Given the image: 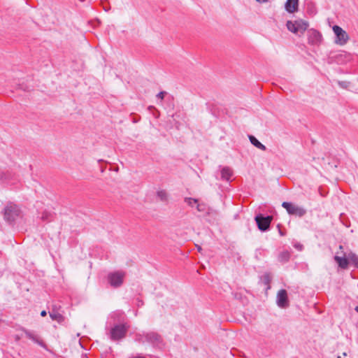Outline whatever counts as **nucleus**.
<instances>
[{"instance_id":"obj_27","label":"nucleus","mask_w":358,"mask_h":358,"mask_svg":"<svg viewBox=\"0 0 358 358\" xmlns=\"http://www.w3.org/2000/svg\"><path fill=\"white\" fill-rule=\"evenodd\" d=\"M47 315V313L45 310H42L41 313V315L42 317H45V315Z\"/></svg>"},{"instance_id":"obj_23","label":"nucleus","mask_w":358,"mask_h":358,"mask_svg":"<svg viewBox=\"0 0 358 358\" xmlns=\"http://www.w3.org/2000/svg\"><path fill=\"white\" fill-rule=\"evenodd\" d=\"M185 201L189 206H192L193 207L194 205H196L198 202V200L196 199H192V198H188V197H186L185 199Z\"/></svg>"},{"instance_id":"obj_12","label":"nucleus","mask_w":358,"mask_h":358,"mask_svg":"<svg viewBox=\"0 0 358 358\" xmlns=\"http://www.w3.org/2000/svg\"><path fill=\"white\" fill-rule=\"evenodd\" d=\"M299 0H287L285 8L289 13H294L298 10Z\"/></svg>"},{"instance_id":"obj_4","label":"nucleus","mask_w":358,"mask_h":358,"mask_svg":"<svg viewBox=\"0 0 358 358\" xmlns=\"http://www.w3.org/2000/svg\"><path fill=\"white\" fill-rule=\"evenodd\" d=\"M282 206L286 209L289 215L303 217L306 213V210L292 203L284 201Z\"/></svg>"},{"instance_id":"obj_17","label":"nucleus","mask_w":358,"mask_h":358,"mask_svg":"<svg viewBox=\"0 0 358 358\" xmlns=\"http://www.w3.org/2000/svg\"><path fill=\"white\" fill-rule=\"evenodd\" d=\"M348 258L349 262H350L355 267L358 268V256L355 253L350 252L348 255Z\"/></svg>"},{"instance_id":"obj_22","label":"nucleus","mask_w":358,"mask_h":358,"mask_svg":"<svg viewBox=\"0 0 358 358\" xmlns=\"http://www.w3.org/2000/svg\"><path fill=\"white\" fill-rule=\"evenodd\" d=\"M271 280V278L270 276V274L269 273H264L262 276V281L264 282V285H268L270 282ZM268 289H269V286H268L267 287Z\"/></svg>"},{"instance_id":"obj_29","label":"nucleus","mask_w":358,"mask_h":358,"mask_svg":"<svg viewBox=\"0 0 358 358\" xmlns=\"http://www.w3.org/2000/svg\"><path fill=\"white\" fill-rule=\"evenodd\" d=\"M143 304V302L142 301H138V306H142Z\"/></svg>"},{"instance_id":"obj_18","label":"nucleus","mask_w":358,"mask_h":358,"mask_svg":"<svg viewBox=\"0 0 358 358\" xmlns=\"http://www.w3.org/2000/svg\"><path fill=\"white\" fill-rule=\"evenodd\" d=\"M196 210L199 212L203 213L205 214H209L210 213V208L205 204V203H197L196 204Z\"/></svg>"},{"instance_id":"obj_19","label":"nucleus","mask_w":358,"mask_h":358,"mask_svg":"<svg viewBox=\"0 0 358 358\" xmlns=\"http://www.w3.org/2000/svg\"><path fill=\"white\" fill-rule=\"evenodd\" d=\"M25 335H26V336L27 338H29V339H31L35 343H38L40 345H42V341H40V339L38 337V336H36L34 333L31 332V331H26L25 332Z\"/></svg>"},{"instance_id":"obj_11","label":"nucleus","mask_w":358,"mask_h":358,"mask_svg":"<svg viewBox=\"0 0 358 358\" xmlns=\"http://www.w3.org/2000/svg\"><path fill=\"white\" fill-rule=\"evenodd\" d=\"M338 253L339 252H338L337 255L334 256V260L341 268L346 269L349 265L348 255L345 252H342L343 256H339Z\"/></svg>"},{"instance_id":"obj_28","label":"nucleus","mask_w":358,"mask_h":358,"mask_svg":"<svg viewBox=\"0 0 358 358\" xmlns=\"http://www.w3.org/2000/svg\"><path fill=\"white\" fill-rule=\"evenodd\" d=\"M256 1H259V2L265 3V2H267L268 0H256Z\"/></svg>"},{"instance_id":"obj_31","label":"nucleus","mask_w":358,"mask_h":358,"mask_svg":"<svg viewBox=\"0 0 358 358\" xmlns=\"http://www.w3.org/2000/svg\"><path fill=\"white\" fill-rule=\"evenodd\" d=\"M279 233H280V236H284V234L282 233V231L280 229L279 230Z\"/></svg>"},{"instance_id":"obj_36","label":"nucleus","mask_w":358,"mask_h":358,"mask_svg":"<svg viewBox=\"0 0 358 358\" xmlns=\"http://www.w3.org/2000/svg\"><path fill=\"white\" fill-rule=\"evenodd\" d=\"M151 108H154V107L153 106H150L149 109H151Z\"/></svg>"},{"instance_id":"obj_13","label":"nucleus","mask_w":358,"mask_h":358,"mask_svg":"<svg viewBox=\"0 0 358 358\" xmlns=\"http://www.w3.org/2000/svg\"><path fill=\"white\" fill-rule=\"evenodd\" d=\"M233 175V171L229 167H224L221 170V178L222 180L229 181Z\"/></svg>"},{"instance_id":"obj_34","label":"nucleus","mask_w":358,"mask_h":358,"mask_svg":"<svg viewBox=\"0 0 358 358\" xmlns=\"http://www.w3.org/2000/svg\"><path fill=\"white\" fill-rule=\"evenodd\" d=\"M339 249H340V250H343V245H339Z\"/></svg>"},{"instance_id":"obj_8","label":"nucleus","mask_w":358,"mask_h":358,"mask_svg":"<svg viewBox=\"0 0 358 358\" xmlns=\"http://www.w3.org/2000/svg\"><path fill=\"white\" fill-rule=\"evenodd\" d=\"M127 327L124 324L115 325L110 331V338L113 340H119L124 337Z\"/></svg>"},{"instance_id":"obj_26","label":"nucleus","mask_w":358,"mask_h":358,"mask_svg":"<svg viewBox=\"0 0 358 358\" xmlns=\"http://www.w3.org/2000/svg\"><path fill=\"white\" fill-rule=\"evenodd\" d=\"M294 246H295L296 248H297L299 250H301L302 248H303V246L301 244H296Z\"/></svg>"},{"instance_id":"obj_1","label":"nucleus","mask_w":358,"mask_h":358,"mask_svg":"<svg viewBox=\"0 0 358 358\" xmlns=\"http://www.w3.org/2000/svg\"><path fill=\"white\" fill-rule=\"evenodd\" d=\"M308 26V22L303 20H297L294 22L288 20L286 23V27L289 31L299 36L306 31Z\"/></svg>"},{"instance_id":"obj_14","label":"nucleus","mask_w":358,"mask_h":358,"mask_svg":"<svg viewBox=\"0 0 358 358\" xmlns=\"http://www.w3.org/2000/svg\"><path fill=\"white\" fill-rule=\"evenodd\" d=\"M13 178V174L9 171H0V181L8 183Z\"/></svg>"},{"instance_id":"obj_3","label":"nucleus","mask_w":358,"mask_h":358,"mask_svg":"<svg viewBox=\"0 0 358 358\" xmlns=\"http://www.w3.org/2000/svg\"><path fill=\"white\" fill-rule=\"evenodd\" d=\"M20 213L18 206L14 203H8L3 209V217L8 222H13Z\"/></svg>"},{"instance_id":"obj_6","label":"nucleus","mask_w":358,"mask_h":358,"mask_svg":"<svg viewBox=\"0 0 358 358\" xmlns=\"http://www.w3.org/2000/svg\"><path fill=\"white\" fill-rule=\"evenodd\" d=\"M255 220L259 229L262 231H265L269 229L271 222L273 220V217L270 215L264 216L262 214H259L255 216Z\"/></svg>"},{"instance_id":"obj_33","label":"nucleus","mask_w":358,"mask_h":358,"mask_svg":"<svg viewBox=\"0 0 358 358\" xmlns=\"http://www.w3.org/2000/svg\"><path fill=\"white\" fill-rule=\"evenodd\" d=\"M355 310L358 313V306L355 308Z\"/></svg>"},{"instance_id":"obj_20","label":"nucleus","mask_w":358,"mask_h":358,"mask_svg":"<svg viewBox=\"0 0 358 358\" xmlns=\"http://www.w3.org/2000/svg\"><path fill=\"white\" fill-rule=\"evenodd\" d=\"M289 257H290L289 252L287 251H283L281 253H280V255L278 256V260L280 262L285 263V262H287L289 259Z\"/></svg>"},{"instance_id":"obj_16","label":"nucleus","mask_w":358,"mask_h":358,"mask_svg":"<svg viewBox=\"0 0 358 358\" xmlns=\"http://www.w3.org/2000/svg\"><path fill=\"white\" fill-rule=\"evenodd\" d=\"M249 139L250 143L256 148L264 151L266 150V146L263 145L261 142H259L255 136H250Z\"/></svg>"},{"instance_id":"obj_2","label":"nucleus","mask_w":358,"mask_h":358,"mask_svg":"<svg viewBox=\"0 0 358 358\" xmlns=\"http://www.w3.org/2000/svg\"><path fill=\"white\" fill-rule=\"evenodd\" d=\"M136 340L140 343L148 342L153 345H158L162 341L161 336L154 331L138 334L136 335Z\"/></svg>"},{"instance_id":"obj_25","label":"nucleus","mask_w":358,"mask_h":358,"mask_svg":"<svg viewBox=\"0 0 358 358\" xmlns=\"http://www.w3.org/2000/svg\"><path fill=\"white\" fill-rule=\"evenodd\" d=\"M166 94V92H164V91L160 92H159V93L157 94V97L158 99H160L161 100H162V99H164V95H165Z\"/></svg>"},{"instance_id":"obj_21","label":"nucleus","mask_w":358,"mask_h":358,"mask_svg":"<svg viewBox=\"0 0 358 358\" xmlns=\"http://www.w3.org/2000/svg\"><path fill=\"white\" fill-rule=\"evenodd\" d=\"M157 195V197L162 201H165L168 199V194L165 190L158 191Z\"/></svg>"},{"instance_id":"obj_10","label":"nucleus","mask_w":358,"mask_h":358,"mask_svg":"<svg viewBox=\"0 0 358 358\" xmlns=\"http://www.w3.org/2000/svg\"><path fill=\"white\" fill-rule=\"evenodd\" d=\"M277 304L280 308L288 306L287 294L285 289H280L277 294Z\"/></svg>"},{"instance_id":"obj_32","label":"nucleus","mask_w":358,"mask_h":358,"mask_svg":"<svg viewBox=\"0 0 358 358\" xmlns=\"http://www.w3.org/2000/svg\"><path fill=\"white\" fill-rule=\"evenodd\" d=\"M133 358H145V357H142V356H136V357H134Z\"/></svg>"},{"instance_id":"obj_35","label":"nucleus","mask_w":358,"mask_h":358,"mask_svg":"<svg viewBox=\"0 0 358 358\" xmlns=\"http://www.w3.org/2000/svg\"><path fill=\"white\" fill-rule=\"evenodd\" d=\"M198 250L200 251L201 250V247H198Z\"/></svg>"},{"instance_id":"obj_9","label":"nucleus","mask_w":358,"mask_h":358,"mask_svg":"<svg viewBox=\"0 0 358 358\" xmlns=\"http://www.w3.org/2000/svg\"><path fill=\"white\" fill-rule=\"evenodd\" d=\"M322 38V34L315 29H310L308 31V43L311 45L319 44Z\"/></svg>"},{"instance_id":"obj_7","label":"nucleus","mask_w":358,"mask_h":358,"mask_svg":"<svg viewBox=\"0 0 358 358\" xmlns=\"http://www.w3.org/2000/svg\"><path fill=\"white\" fill-rule=\"evenodd\" d=\"M124 275V273L122 271L110 273L108 275V282L112 287H118L123 283Z\"/></svg>"},{"instance_id":"obj_24","label":"nucleus","mask_w":358,"mask_h":358,"mask_svg":"<svg viewBox=\"0 0 358 358\" xmlns=\"http://www.w3.org/2000/svg\"><path fill=\"white\" fill-rule=\"evenodd\" d=\"M51 216V214L48 212H44L42 215L41 219L43 220H48L49 217Z\"/></svg>"},{"instance_id":"obj_15","label":"nucleus","mask_w":358,"mask_h":358,"mask_svg":"<svg viewBox=\"0 0 358 358\" xmlns=\"http://www.w3.org/2000/svg\"><path fill=\"white\" fill-rule=\"evenodd\" d=\"M50 317L52 320L57 321L58 323L62 324L64 322V317L57 311H52L49 313Z\"/></svg>"},{"instance_id":"obj_30","label":"nucleus","mask_w":358,"mask_h":358,"mask_svg":"<svg viewBox=\"0 0 358 358\" xmlns=\"http://www.w3.org/2000/svg\"><path fill=\"white\" fill-rule=\"evenodd\" d=\"M345 83L344 82H339V85L342 87H344L345 86Z\"/></svg>"},{"instance_id":"obj_5","label":"nucleus","mask_w":358,"mask_h":358,"mask_svg":"<svg viewBox=\"0 0 358 358\" xmlns=\"http://www.w3.org/2000/svg\"><path fill=\"white\" fill-rule=\"evenodd\" d=\"M333 31L336 35L335 43L336 44L343 45L347 43L349 36L345 30L338 25H334Z\"/></svg>"}]
</instances>
